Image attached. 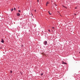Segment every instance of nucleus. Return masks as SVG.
Wrapping results in <instances>:
<instances>
[{
    "mask_svg": "<svg viewBox=\"0 0 80 80\" xmlns=\"http://www.w3.org/2000/svg\"><path fill=\"white\" fill-rule=\"evenodd\" d=\"M43 44L44 45H47V41H45L43 42Z\"/></svg>",
    "mask_w": 80,
    "mask_h": 80,
    "instance_id": "nucleus-1",
    "label": "nucleus"
},
{
    "mask_svg": "<svg viewBox=\"0 0 80 80\" xmlns=\"http://www.w3.org/2000/svg\"><path fill=\"white\" fill-rule=\"evenodd\" d=\"M62 64H64L65 65H67V63L66 62H64L63 61H62Z\"/></svg>",
    "mask_w": 80,
    "mask_h": 80,
    "instance_id": "nucleus-2",
    "label": "nucleus"
},
{
    "mask_svg": "<svg viewBox=\"0 0 80 80\" xmlns=\"http://www.w3.org/2000/svg\"><path fill=\"white\" fill-rule=\"evenodd\" d=\"M49 2H48V1L46 3V6H48V4H49Z\"/></svg>",
    "mask_w": 80,
    "mask_h": 80,
    "instance_id": "nucleus-3",
    "label": "nucleus"
},
{
    "mask_svg": "<svg viewBox=\"0 0 80 80\" xmlns=\"http://www.w3.org/2000/svg\"><path fill=\"white\" fill-rule=\"evenodd\" d=\"M17 16H18V17H19L20 15V14H19V13H18L17 14Z\"/></svg>",
    "mask_w": 80,
    "mask_h": 80,
    "instance_id": "nucleus-4",
    "label": "nucleus"
},
{
    "mask_svg": "<svg viewBox=\"0 0 80 80\" xmlns=\"http://www.w3.org/2000/svg\"><path fill=\"white\" fill-rule=\"evenodd\" d=\"M2 40L1 41L2 43H4V41L3 40V39H2Z\"/></svg>",
    "mask_w": 80,
    "mask_h": 80,
    "instance_id": "nucleus-5",
    "label": "nucleus"
},
{
    "mask_svg": "<svg viewBox=\"0 0 80 80\" xmlns=\"http://www.w3.org/2000/svg\"><path fill=\"white\" fill-rule=\"evenodd\" d=\"M13 8H11V12H13Z\"/></svg>",
    "mask_w": 80,
    "mask_h": 80,
    "instance_id": "nucleus-6",
    "label": "nucleus"
},
{
    "mask_svg": "<svg viewBox=\"0 0 80 80\" xmlns=\"http://www.w3.org/2000/svg\"><path fill=\"white\" fill-rule=\"evenodd\" d=\"M52 28L53 29V30H55V28L53 27H52Z\"/></svg>",
    "mask_w": 80,
    "mask_h": 80,
    "instance_id": "nucleus-7",
    "label": "nucleus"
},
{
    "mask_svg": "<svg viewBox=\"0 0 80 80\" xmlns=\"http://www.w3.org/2000/svg\"><path fill=\"white\" fill-rule=\"evenodd\" d=\"M48 12L49 13V15H52V13L50 12V11H48Z\"/></svg>",
    "mask_w": 80,
    "mask_h": 80,
    "instance_id": "nucleus-8",
    "label": "nucleus"
},
{
    "mask_svg": "<svg viewBox=\"0 0 80 80\" xmlns=\"http://www.w3.org/2000/svg\"><path fill=\"white\" fill-rule=\"evenodd\" d=\"M18 12L19 13H20V12H21V10H19L18 11Z\"/></svg>",
    "mask_w": 80,
    "mask_h": 80,
    "instance_id": "nucleus-9",
    "label": "nucleus"
},
{
    "mask_svg": "<svg viewBox=\"0 0 80 80\" xmlns=\"http://www.w3.org/2000/svg\"><path fill=\"white\" fill-rule=\"evenodd\" d=\"M43 75V73H42L41 74V75Z\"/></svg>",
    "mask_w": 80,
    "mask_h": 80,
    "instance_id": "nucleus-10",
    "label": "nucleus"
},
{
    "mask_svg": "<svg viewBox=\"0 0 80 80\" xmlns=\"http://www.w3.org/2000/svg\"><path fill=\"white\" fill-rule=\"evenodd\" d=\"M10 72L11 73H12V71H10Z\"/></svg>",
    "mask_w": 80,
    "mask_h": 80,
    "instance_id": "nucleus-11",
    "label": "nucleus"
},
{
    "mask_svg": "<svg viewBox=\"0 0 80 80\" xmlns=\"http://www.w3.org/2000/svg\"><path fill=\"white\" fill-rule=\"evenodd\" d=\"M14 10H16V8H14Z\"/></svg>",
    "mask_w": 80,
    "mask_h": 80,
    "instance_id": "nucleus-12",
    "label": "nucleus"
},
{
    "mask_svg": "<svg viewBox=\"0 0 80 80\" xmlns=\"http://www.w3.org/2000/svg\"><path fill=\"white\" fill-rule=\"evenodd\" d=\"M37 2H39V0H37Z\"/></svg>",
    "mask_w": 80,
    "mask_h": 80,
    "instance_id": "nucleus-13",
    "label": "nucleus"
},
{
    "mask_svg": "<svg viewBox=\"0 0 80 80\" xmlns=\"http://www.w3.org/2000/svg\"><path fill=\"white\" fill-rule=\"evenodd\" d=\"M62 7H64V8L65 7V6H64L63 5H62Z\"/></svg>",
    "mask_w": 80,
    "mask_h": 80,
    "instance_id": "nucleus-14",
    "label": "nucleus"
},
{
    "mask_svg": "<svg viewBox=\"0 0 80 80\" xmlns=\"http://www.w3.org/2000/svg\"><path fill=\"white\" fill-rule=\"evenodd\" d=\"M48 30L49 32H50V30Z\"/></svg>",
    "mask_w": 80,
    "mask_h": 80,
    "instance_id": "nucleus-15",
    "label": "nucleus"
},
{
    "mask_svg": "<svg viewBox=\"0 0 80 80\" xmlns=\"http://www.w3.org/2000/svg\"><path fill=\"white\" fill-rule=\"evenodd\" d=\"M77 7L75 8V9H77Z\"/></svg>",
    "mask_w": 80,
    "mask_h": 80,
    "instance_id": "nucleus-16",
    "label": "nucleus"
},
{
    "mask_svg": "<svg viewBox=\"0 0 80 80\" xmlns=\"http://www.w3.org/2000/svg\"><path fill=\"white\" fill-rule=\"evenodd\" d=\"M37 11V10H34V11L35 12H36V11Z\"/></svg>",
    "mask_w": 80,
    "mask_h": 80,
    "instance_id": "nucleus-17",
    "label": "nucleus"
},
{
    "mask_svg": "<svg viewBox=\"0 0 80 80\" xmlns=\"http://www.w3.org/2000/svg\"><path fill=\"white\" fill-rule=\"evenodd\" d=\"M77 15V14H74V15Z\"/></svg>",
    "mask_w": 80,
    "mask_h": 80,
    "instance_id": "nucleus-18",
    "label": "nucleus"
},
{
    "mask_svg": "<svg viewBox=\"0 0 80 80\" xmlns=\"http://www.w3.org/2000/svg\"><path fill=\"white\" fill-rule=\"evenodd\" d=\"M55 6H57V4H55Z\"/></svg>",
    "mask_w": 80,
    "mask_h": 80,
    "instance_id": "nucleus-19",
    "label": "nucleus"
},
{
    "mask_svg": "<svg viewBox=\"0 0 80 80\" xmlns=\"http://www.w3.org/2000/svg\"><path fill=\"white\" fill-rule=\"evenodd\" d=\"M65 8H67L66 7H65Z\"/></svg>",
    "mask_w": 80,
    "mask_h": 80,
    "instance_id": "nucleus-20",
    "label": "nucleus"
},
{
    "mask_svg": "<svg viewBox=\"0 0 80 80\" xmlns=\"http://www.w3.org/2000/svg\"><path fill=\"white\" fill-rule=\"evenodd\" d=\"M79 53H80V52H79Z\"/></svg>",
    "mask_w": 80,
    "mask_h": 80,
    "instance_id": "nucleus-21",
    "label": "nucleus"
}]
</instances>
